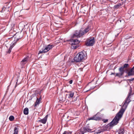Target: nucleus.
<instances>
[{
  "label": "nucleus",
  "instance_id": "c9c22d12",
  "mask_svg": "<svg viewBox=\"0 0 134 134\" xmlns=\"http://www.w3.org/2000/svg\"><path fill=\"white\" fill-rule=\"evenodd\" d=\"M111 74H113L111 73Z\"/></svg>",
  "mask_w": 134,
  "mask_h": 134
},
{
  "label": "nucleus",
  "instance_id": "9d476101",
  "mask_svg": "<svg viewBox=\"0 0 134 134\" xmlns=\"http://www.w3.org/2000/svg\"><path fill=\"white\" fill-rule=\"evenodd\" d=\"M88 120H93L96 121L100 120H102V118L100 117L97 114H96L92 117L89 118Z\"/></svg>",
  "mask_w": 134,
  "mask_h": 134
},
{
  "label": "nucleus",
  "instance_id": "7c9ffc66",
  "mask_svg": "<svg viewBox=\"0 0 134 134\" xmlns=\"http://www.w3.org/2000/svg\"><path fill=\"white\" fill-rule=\"evenodd\" d=\"M132 37V36H130V37H127V39H129V38H131V37Z\"/></svg>",
  "mask_w": 134,
  "mask_h": 134
},
{
  "label": "nucleus",
  "instance_id": "4be33fe9",
  "mask_svg": "<svg viewBox=\"0 0 134 134\" xmlns=\"http://www.w3.org/2000/svg\"><path fill=\"white\" fill-rule=\"evenodd\" d=\"M14 116L12 115L10 116L9 118V120L11 121H13L14 120Z\"/></svg>",
  "mask_w": 134,
  "mask_h": 134
},
{
  "label": "nucleus",
  "instance_id": "72a5a7b5",
  "mask_svg": "<svg viewBox=\"0 0 134 134\" xmlns=\"http://www.w3.org/2000/svg\"><path fill=\"white\" fill-rule=\"evenodd\" d=\"M6 6L8 4V3H6Z\"/></svg>",
  "mask_w": 134,
  "mask_h": 134
},
{
  "label": "nucleus",
  "instance_id": "bb28decb",
  "mask_svg": "<svg viewBox=\"0 0 134 134\" xmlns=\"http://www.w3.org/2000/svg\"><path fill=\"white\" fill-rule=\"evenodd\" d=\"M127 80L129 81V82H131V81H133L134 80V78H133L131 79H128Z\"/></svg>",
  "mask_w": 134,
  "mask_h": 134
},
{
  "label": "nucleus",
  "instance_id": "a878e982",
  "mask_svg": "<svg viewBox=\"0 0 134 134\" xmlns=\"http://www.w3.org/2000/svg\"><path fill=\"white\" fill-rule=\"evenodd\" d=\"M84 132H83V131L81 129V131L80 133L79 134H84Z\"/></svg>",
  "mask_w": 134,
  "mask_h": 134
},
{
  "label": "nucleus",
  "instance_id": "4468645a",
  "mask_svg": "<svg viewBox=\"0 0 134 134\" xmlns=\"http://www.w3.org/2000/svg\"><path fill=\"white\" fill-rule=\"evenodd\" d=\"M83 131V132L85 133L86 132H91L92 130L90 129L87 127H83L82 129H81Z\"/></svg>",
  "mask_w": 134,
  "mask_h": 134
},
{
  "label": "nucleus",
  "instance_id": "7ed1b4c3",
  "mask_svg": "<svg viewBox=\"0 0 134 134\" xmlns=\"http://www.w3.org/2000/svg\"><path fill=\"white\" fill-rule=\"evenodd\" d=\"M86 58L85 52H81L78 53L74 57V59L76 62H81Z\"/></svg>",
  "mask_w": 134,
  "mask_h": 134
},
{
  "label": "nucleus",
  "instance_id": "e433bc0d",
  "mask_svg": "<svg viewBox=\"0 0 134 134\" xmlns=\"http://www.w3.org/2000/svg\"><path fill=\"white\" fill-rule=\"evenodd\" d=\"M111 74H113L111 73Z\"/></svg>",
  "mask_w": 134,
  "mask_h": 134
},
{
  "label": "nucleus",
  "instance_id": "6ab92c4d",
  "mask_svg": "<svg viewBox=\"0 0 134 134\" xmlns=\"http://www.w3.org/2000/svg\"><path fill=\"white\" fill-rule=\"evenodd\" d=\"M9 7H8V8ZM5 10H6L7 11H8V9L7 8V7H3V8L2 10L0 11V12L1 13H4Z\"/></svg>",
  "mask_w": 134,
  "mask_h": 134
},
{
  "label": "nucleus",
  "instance_id": "20e7f679",
  "mask_svg": "<svg viewBox=\"0 0 134 134\" xmlns=\"http://www.w3.org/2000/svg\"><path fill=\"white\" fill-rule=\"evenodd\" d=\"M132 90L131 89H130L127 97V98L125 102H124L120 110H121L122 111H124V113L125 109H126L128 104L131 101V100L130 99L131 97L130 96L132 95L133 94H132Z\"/></svg>",
  "mask_w": 134,
  "mask_h": 134
},
{
  "label": "nucleus",
  "instance_id": "0eeeda50",
  "mask_svg": "<svg viewBox=\"0 0 134 134\" xmlns=\"http://www.w3.org/2000/svg\"><path fill=\"white\" fill-rule=\"evenodd\" d=\"M94 37H92L87 40L85 42V45L87 46H92L94 44Z\"/></svg>",
  "mask_w": 134,
  "mask_h": 134
},
{
  "label": "nucleus",
  "instance_id": "cd10ccee",
  "mask_svg": "<svg viewBox=\"0 0 134 134\" xmlns=\"http://www.w3.org/2000/svg\"><path fill=\"white\" fill-rule=\"evenodd\" d=\"M108 121V119L105 120H104L103 122L104 123H105V122H107Z\"/></svg>",
  "mask_w": 134,
  "mask_h": 134
},
{
  "label": "nucleus",
  "instance_id": "9b49d317",
  "mask_svg": "<svg viewBox=\"0 0 134 134\" xmlns=\"http://www.w3.org/2000/svg\"><path fill=\"white\" fill-rule=\"evenodd\" d=\"M48 117V115L47 114L43 119L38 120V121L39 122H41L44 124H45L47 121Z\"/></svg>",
  "mask_w": 134,
  "mask_h": 134
},
{
  "label": "nucleus",
  "instance_id": "5701e85b",
  "mask_svg": "<svg viewBox=\"0 0 134 134\" xmlns=\"http://www.w3.org/2000/svg\"><path fill=\"white\" fill-rule=\"evenodd\" d=\"M12 49V47H10V48L9 50H8V51H7L6 52L7 54H10V52H11Z\"/></svg>",
  "mask_w": 134,
  "mask_h": 134
},
{
  "label": "nucleus",
  "instance_id": "f8f14e48",
  "mask_svg": "<svg viewBox=\"0 0 134 134\" xmlns=\"http://www.w3.org/2000/svg\"><path fill=\"white\" fill-rule=\"evenodd\" d=\"M42 100L41 96L39 98H37V99L35 103L34 104V107H36L37 105H38L39 104L41 103V102Z\"/></svg>",
  "mask_w": 134,
  "mask_h": 134
},
{
  "label": "nucleus",
  "instance_id": "aec40b11",
  "mask_svg": "<svg viewBox=\"0 0 134 134\" xmlns=\"http://www.w3.org/2000/svg\"><path fill=\"white\" fill-rule=\"evenodd\" d=\"M69 93L70 94H69V98H72L74 96V93L73 92H69Z\"/></svg>",
  "mask_w": 134,
  "mask_h": 134
},
{
  "label": "nucleus",
  "instance_id": "39448f33",
  "mask_svg": "<svg viewBox=\"0 0 134 134\" xmlns=\"http://www.w3.org/2000/svg\"><path fill=\"white\" fill-rule=\"evenodd\" d=\"M129 67V65L128 64H125L124 65L120 67L119 69L120 73H116L115 76L120 77L124 74L125 70H127V68Z\"/></svg>",
  "mask_w": 134,
  "mask_h": 134
},
{
  "label": "nucleus",
  "instance_id": "ddd939ff",
  "mask_svg": "<svg viewBox=\"0 0 134 134\" xmlns=\"http://www.w3.org/2000/svg\"><path fill=\"white\" fill-rule=\"evenodd\" d=\"M127 74L129 76L134 75V66L127 72Z\"/></svg>",
  "mask_w": 134,
  "mask_h": 134
},
{
  "label": "nucleus",
  "instance_id": "2f4dec72",
  "mask_svg": "<svg viewBox=\"0 0 134 134\" xmlns=\"http://www.w3.org/2000/svg\"><path fill=\"white\" fill-rule=\"evenodd\" d=\"M91 85V84H88V86H90Z\"/></svg>",
  "mask_w": 134,
  "mask_h": 134
},
{
  "label": "nucleus",
  "instance_id": "423d86ee",
  "mask_svg": "<svg viewBox=\"0 0 134 134\" xmlns=\"http://www.w3.org/2000/svg\"><path fill=\"white\" fill-rule=\"evenodd\" d=\"M70 42L69 43L71 45V48L72 49H76L79 47V44L80 41L77 39H71L69 40Z\"/></svg>",
  "mask_w": 134,
  "mask_h": 134
},
{
  "label": "nucleus",
  "instance_id": "a211bd4d",
  "mask_svg": "<svg viewBox=\"0 0 134 134\" xmlns=\"http://www.w3.org/2000/svg\"><path fill=\"white\" fill-rule=\"evenodd\" d=\"M121 5L122 4L121 3L117 4L114 6V8L115 9H118L120 7H121Z\"/></svg>",
  "mask_w": 134,
  "mask_h": 134
},
{
  "label": "nucleus",
  "instance_id": "f257e3e1",
  "mask_svg": "<svg viewBox=\"0 0 134 134\" xmlns=\"http://www.w3.org/2000/svg\"><path fill=\"white\" fill-rule=\"evenodd\" d=\"M123 111L120 110L113 120L106 126L105 128L107 130H109L112 128L113 126L118 124L119 121L122 117L124 114Z\"/></svg>",
  "mask_w": 134,
  "mask_h": 134
},
{
  "label": "nucleus",
  "instance_id": "2eb2a0df",
  "mask_svg": "<svg viewBox=\"0 0 134 134\" xmlns=\"http://www.w3.org/2000/svg\"><path fill=\"white\" fill-rule=\"evenodd\" d=\"M19 130V127L17 125H15L14 128V132L13 134H18Z\"/></svg>",
  "mask_w": 134,
  "mask_h": 134
},
{
  "label": "nucleus",
  "instance_id": "b1692460",
  "mask_svg": "<svg viewBox=\"0 0 134 134\" xmlns=\"http://www.w3.org/2000/svg\"><path fill=\"white\" fill-rule=\"evenodd\" d=\"M70 133H71L69 131H65L63 134H69Z\"/></svg>",
  "mask_w": 134,
  "mask_h": 134
},
{
  "label": "nucleus",
  "instance_id": "1a4fd4ad",
  "mask_svg": "<svg viewBox=\"0 0 134 134\" xmlns=\"http://www.w3.org/2000/svg\"><path fill=\"white\" fill-rule=\"evenodd\" d=\"M17 36H18L17 37L15 41H14V42L13 43V44L10 47H12V48L15 45L17 42L19 40L21 39L22 37V35H21L20 34H18Z\"/></svg>",
  "mask_w": 134,
  "mask_h": 134
},
{
  "label": "nucleus",
  "instance_id": "393cba45",
  "mask_svg": "<svg viewBox=\"0 0 134 134\" xmlns=\"http://www.w3.org/2000/svg\"><path fill=\"white\" fill-rule=\"evenodd\" d=\"M77 99V97H74L73 98V99H72V102H76V101Z\"/></svg>",
  "mask_w": 134,
  "mask_h": 134
},
{
  "label": "nucleus",
  "instance_id": "dca6fc26",
  "mask_svg": "<svg viewBox=\"0 0 134 134\" xmlns=\"http://www.w3.org/2000/svg\"><path fill=\"white\" fill-rule=\"evenodd\" d=\"M29 59V57H26L24 59H23L21 62V64L23 65H24L25 64H26L27 61Z\"/></svg>",
  "mask_w": 134,
  "mask_h": 134
},
{
  "label": "nucleus",
  "instance_id": "c85d7f7f",
  "mask_svg": "<svg viewBox=\"0 0 134 134\" xmlns=\"http://www.w3.org/2000/svg\"><path fill=\"white\" fill-rule=\"evenodd\" d=\"M72 80H70L69 81V82L70 84H72Z\"/></svg>",
  "mask_w": 134,
  "mask_h": 134
},
{
  "label": "nucleus",
  "instance_id": "473e14b6",
  "mask_svg": "<svg viewBox=\"0 0 134 134\" xmlns=\"http://www.w3.org/2000/svg\"><path fill=\"white\" fill-rule=\"evenodd\" d=\"M17 82H16V85L15 86V88L17 86Z\"/></svg>",
  "mask_w": 134,
  "mask_h": 134
},
{
  "label": "nucleus",
  "instance_id": "c756f323",
  "mask_svg": "<svg viewBox=\"0 0 134 134\" xmlns=\"http://www.w3.org/2000/svg\"><path fill=\"white\" fill-rule=\"evenodd\" d=\"M95 87V86H93V87H91L90 88V89H93Z\"/></svg>",
  "mask_w": 134,
  "mask_h": 134
},
{
  "label": "nucleus",
  "instance_id": "6e6552de",
  "mask_svg": "<svg viewBox=\"0 0 134 134\" xmlns=\"http://www.w3.org/2000/svg\"><path fill=\"white\" fill-rule=\"evenodd\" d=\"M53 47V45L49 44L43 50L40 51L39 52L40 53H42L47 52L51 49Z\"/></svg>",
  "mask_w": 134,
  "mask_h": 134
},
{
  "label": "nucleus",
  "instance_id": "412c9836",
  "mask_svg": "<svg viewBox=\"0 0 134 134\" xmlns=\"http://www.w3.org/2000/svg\"><path fill=\"white\" fill-rule=\"evenodd\" d=\"M124 132L123 129H121L119 131V134H124Z\"/></svg>",
  "mask_w": 134,
  "mask_h": 134
},
{
  "label": "nucleus",
  "instance_id": "f704fd0d",
  "mask_svg": "<svg viewBox=\"0 0 134 134\" xmlns=\"http://www.w3.org/2000/svg\"><path fill=\"white\" fill-rule=\"evenodd\" d=\"M111 74H113L111 73Z\"/></svg>",
  "mask_w": 134,
  "mask_h": 134
},
{
  "label": "nucleus",
  "instance_id": "f3484780",
  "mask_svg": "<svg viewBox=\"0 0 134 134\" xmlns=\"http://www.w3.org/2000/svg\"><path fill=\"white\" fill-rule=\"evenodd\" d=\"M24 113L25 115H27L29 113V109L28 108H25L24 110Z\"/></svg>",
  "mask_w": 134,
  "mask_h": 134
},
{
  "label": "nucleus",
  "instance_id": "f03ea898",
  "mask_svg": "<svg viewBox=\"0 0 134 134\" xmlns=\"http://www.w3.org/2000/svg\"><path fill=\"white\" fill-rule=\"evenodd\" d=\"M90 29L89 27H88L84 30L83 29H81L79 31H76L73 34L72 37H80L89 31Z\"/></svg>",
  "mask_w": 134,
  "mask_h": 134
}]
</instances>
